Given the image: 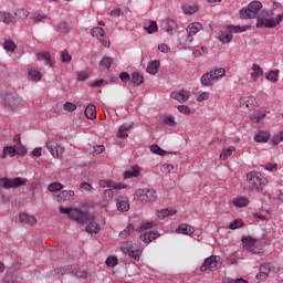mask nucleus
<instances>
[{"instance_id": "f257e3e1", "label": "nucleus", "mask_w": 283, "mask_h": 283, "mask_svg": "<svg viewBox=\"0 0 283 283\" xmlns=\"http://www.w3.org/2000/svg\"><path fill=\"white\" fill-rule=\"evenodd\" d=\"M59 211L60 213H65L66 216H70L71 220H75V222H78L80 224H87V222L92 220L90 212L82 211L76 208H64L60 206Z\"/></svg>"}, {"instance_id": "f03ea898", "label": "nucleus", "mask_w": 283, "mask_h": 283, "mask_svg": "<svg viewBox=\"0 0 283 283\" xmlns=\"http://www.w3.org/2000/svg\"><path fill=\"white\" fill-rule=\"evenodd\" d=\"M227 74V71L224 69H216L212 70L201 76V85H205L206 87H211L216 81L219 78H222Z\"/></svg>"}, {"instance_id": "7ed1b4c3", "label": "nucleus", "mask_w": 283, "mask_h": 283, "mask_svg": "<svg viewBox=\"0 0 283 283\" xmlns=\"http://www.w3.org/2000/svg\"><path fill=\"white\" fill-rule=\"evenodd\" d=\"M135 196L139 199L142 205H154L158 198L156 190L149 188L136 190Z\"/></svg>"}, {"instance_id": "20e7f679", "label": "nucleus", "mask_w": 283, "mask_h": 283, "mask_svg": "<svg viewBox=\"0 0 283 283\" xmlns=\"http://www.w3.org/2000/svg\"><path fill=\"white\" fill-rule=\"evenodd\" d=\"M262 10V2L252 1L248 8H243L240 10V19H255L259 12Z\"/></svg>"}, {"instance_id": "39448f33", "label": "nucleus", "mask_w": 283, "mask_h": 283, "mask_svg": "<svg viewBox=\"0 0 283 283\" xmlns=\"http://www.w3.org/2000/svg\"><path fill=\"white\" fill-rule=\"evenodd\" d=\"M247 182H248V189L250 191H262L264 189L263 181H262V175L256 171L248 172L247 175Z\"/></svg>"}, {"instance_id": "423d86ee", "label": "nucleus", "mask_w": 283, "mask_h": 283, "mask_svg": "<svg viewBox=\"0 0 283 283\" xmlns=\"http://www.w3.org/2000/svg\"><path fill=\"white\" fill-rule=\"evenodd\" d=\"M28 185V179L23 177H15L13 179L3 177L0 178V187L2 189H18V187H25Z\"/></svg>"}, {"instance_id": "0eeeda50", "label": "nucleus", "mask_w": 283, "mask_h": 283, "mask_svg": "<svg viewBox=\"0 0 283 283\" xmlns=\"http://www.w3.org/2000/svg\"><path fill=\"white\" fill-rule=\"evenodd\" d=\"M251 29V27H240V25H228L227 27V30H228V33H221L219 35V41L221 43H231V41H233V32L235 34H238V32H247V30Z\"/></svg>"}, {"instance_id": "6e6552de", "label": "nucleus", "mask_w": 283, "mask_h": 283, "mask_svg": "<svg viewBox=\"0 0 283 283\" xmlns=\"http://www.w3.org/2000/svg\"><path fill=\"white\" fill-rule=\"evenodd\" d=\"M271 17H273V13L262 11V17L258 18L256 28H275L277 25V21Z\"/></svg>"}, {"instance_id": "1a4fd4ad", "label": "nucleus", "mask_w": 283, "mask_h": 283, "mask_svg": "<svg viewBox=\"0 0 283 283\" xmlns=\"http://www.w3.org/2000/svg\"><path fill=\"white\" fill-rule=\"evenodd\" d=\"M201 30H203V27L200 22H192L190 23L186 31H187V41L188 43L193 42V36H196L197 33H199Z\"/></svg>"}, {"instance_id": "9d476101", "label": "nucleus", "mask_w": 283, "mask_h": 283, "mask_svg": "<svg viewBox=\"0 0 283 283\" xmlns=\"http://www.w3.org/2000/svg\"><path fill=\"white\" fill-rule=\"evenodd\" d=\"M46 148L54 158H61L63 156V151H65L63 146L59 145V143L54 140L46 142Z\"/></svg>"}, {"instance_id": "9b49d317", "label": "nucleus", "mask_w": 283, "mask_h": 283, "mask_svg": "<svg viewBox=\"0 0 283 283\" xmlns=\"http://www.w3.org/2000/svg\"><path fill=\"white\" fill-rule=\"evenodd\" d=\"M92 36H96L102 42L104 48H109V39L105 36V30L101 27H95L91 32Z\"/></svg>"}, {"instance_id": "f8f14e48", "label": "nucleus", "mask_w": 283, "mask_h": 283, "mask_svg": "<svg viewBox=\"0 0 283 283\" xmlns=\"http://www.w3.org/2000/svg\"><path fill=\"white\" fill-rule=\"evenodd\" d=\"M120 249H122L123 253H125L133 260H136V262H138V260H140V250L134 249V245L123 244L120 247Z\"/></svg>"}, {"instance_id": "ddd939ff", "label": "nucleus", "mask_w": 283, "mask_h": 283, "mask_svg": "<svg viewBox=\"0 0 283 283\" xmlns=\"http://www.w3.org/2000/svg\"><path fill=\"white\" fill-rule=\"evenodd\" d=\"M218 258L216 255H211L205 260L203 264L200 268V271H213L218 266Z\"/></svg>"}, {"instance_id": "4468645a", "label": "nucleus", "mask_w": 283, "mask_h": 283, "mask_svg": "<svg viewBox=\"0 0 283 283\" xmlns=\"http://www.w3.org/2000/svg\"><path fill=\"white\" fill-rule=\"evenodd\" d=\"M256 243L258 239H253L252 237L242 238V244L247 249V251H250V253H258V249L255 248Z\"/></svg>"}, {"instance_id": "2eb2a0df", "label": "nucleus", "mask_w": 283, "mask_h": 283, "mask_svg": "<svg viewBox=\"0 0 283 283\" xmlns=\"http://www.w3.org/2000/svg\"><path fill=\"white\" fill-rule=\"evenodd\" d=\"M189 96H191V93L186 90H180L179 92H172L170 94V98L178 101V103H187V101H189Z\"/></svg>"}, {"instance_id": "dca6fc26", "label": "nucleus", "mask_w": 283, "mask_h": 283, "mask_svg": "<svg viewBox=\"0 0 283 283\" xmlns=\"http://www.w3.org/2000/svg\"><path fill=\"white\" fill-rule=\"evenodd\" d=\"M157 238H160V233L154 231H149L139 235V239L142 240V242H145V244L154 242V240H156Z\"/></svg>"}, {"instance_id": "f3484780", "label": "nucleus", "mask_w": 283, "mask_h": 283, "mask_svg": "<svg viewBox=\"0 0 283 283\" xmlns=\"http://www.w3.org/2000/svg\"><path fill=\"white\" fill-rule=\"evenodd\" d=\"M240 107H242V109H249V108L255 107V97L247 96L241 98Z\"/></svg>"}, {"instance_id": "a211bd4d", "label": "nucleus", "mask_w": 283, "mask_h": 283, "mask_svg": "<svg viewBox=\"0 0 283 283\" xmlns=\"http://www.w3.org/2000/svg\"><path fill=\"white\" fill-rule=\"evenodd\" d=\"M195 231L193 227L187 223H181L178 229H176V233H181L182 235H193Z\"/></svg>"}, {"instance_id": "6ab92c4d", "label": "nucleus", "mask_w": 283, "mask_h": 283, "mask_svg": "<svg viewBox=\"0 0 283 283\" xmlns=\"http://www.w3.org/2000/svg\"><path fill=\"white\" fill-rule=\"evenodd\" d=\"M176 213H178V211L174 208L161 209L157 211V218H159V220H165V218L176 216Z\"/></svg>"}, {"instance_id": "aec40b11", "label": "nucleus", "mask_w": 283, "mask_h": 283, "mask_svg": "<svg viewBox=\"0 0 283 283\" xmlns=\"http://www.w3.org/2000/svg\"><path fill=\"white\" fill-rule=\"evenodd\" d=\"M117 209L122 212L129 211V199L127 197H118Z\"/></svg>"}, {"instance_id": "412c9836", "label": "nucleus", "mask_w": 283, "mask_h": 283, "mask_svg": "<svg viewBox=\"0 0 283 283\" xmlns=\"http://www.w3.org/2000/svg\"><path fill=\"white\" fill-rule=\"evenodd\" d=\"M266 118V112H262V111H254L251 115H250V120L251 123H255L256 125H259V123Z\"/></svg>"}, {"instance_id": "4be33fe9", "label": "nucleus", "mask_w": 283, "mask_h": 283, "mask_svg": "<svg viewBox=\"0 0 283 283\" xmlns=\"http://www.w3.org/2000/svg\"><path fill=\"white\" fill-rule=\"evenodd\" d=\"M20 222H22L23 224H30L32 227L36 222V218L34 216H30L25 212H21L20 213Z\"/></svg>"}, {"instance_id": "5701e85b", "label": "nucleus", "mask_w": 283, "mask_h": 283, "mask_svg": "<svg viewBox=\"0 0 283 283\" xmlns=\"http://www.w3.org/2000/svg\"><path fill=\"white\" fill-rule=\"evenodd\" d=\"M271 138V133L266 130H261L254 136L255 143H269Z\"/></svg>"}, {"instance_id": "b1692460", "label": "nucleus", "mask_w": 283, "mask_h": 283, "mask_svg": "<svg viewBox=\"0 0 283 283\" xmlns=\"http://www.w3.org/2000/svg\"><path fill=\"white\" fill-rule=\"evenodd\" d=\"M160 70V61L155 60L148 63V66L146 69L148 74H158V71Z\"/></svg>"}, {"instance_id": "393cba45", "label": "nucleus", "mask_w": 283, "mask_h": 283, "mask_svg": "<svg viewBox=\"0 0 283 283\" xmlns=\"http://www.w3.org/2000/svg\"><path fill=\"white\" fill-rule=\"evenodd\" d=\"M11 109H17V107H23V99L21 97L11 96L8 99Z\"/></svg>"}, {"instance_id": "a878e982", "label": "nucleus", "mask_w": 283, "mask_h": 283, "mask_svg": "<svg viewBox=\"0 0 283 283\" xmlns=\"http://www.w3.org/2000/svg\"><path fill=\"white\" fill-rule=\"evenodd\" d=\"M99 187H108V189H125V186L122 184H116L113 180H102L99 181Z\"/></svg>"}, {"instance_id": "bb28decb", "label": "nucleus", "mask_w": 283, "mask_h": 283, "mask_svg": "<svg viewBox=\"0 0 283 283\" xmlns=\"http://www.w3.org/2000/svg\"><path fill=\"white\" fill-rule=\"evenodd\" d=\"M133 125L132 124H124L119 127L118 133H117V138H128L127 132L132 129Z\"/></svg>"}, {"instance_id": "cd10ccee", "label": "nucleus", "mask_w": 283, "mask_h": 283, "mask_svg": "<svg viewBox=\"0 0 283 283\" xmlns=\"http://www.w3.org/2000/svg\"><path fill=\"white\" fill-rule=\"evenodd\" d=\"M0 21L6 23V25H10V23H14V18L10 12L0 11Z\"/></svg>"}, {"instance_id": "c85d7f7f", "label": "nucleus", "mask_w": 283, "mask_h": 283, "mask_svg": "<svg viewBox=\"0 0 283 283\" xmlns=\"http://www.w3.org/2000/svg\"><path fill=\"white\" fill-rule=\"evenodd\" d=\"M138 174H140V167L138 166H133L129 170H126L124 172V178H136L138 177Z\"/></svg>"}, {"instance_id": "c756f323", "label": "nucleus", "mask_w": 283, "mask_h": 283, "mask_svg": "<svg viewBox=\"0 0 283 283\" xmlns=\"http://www.w3.org/2000/svg\"><path fill=\"white\" fill-rule=\"evenodd\" d=\"M73 273L75 277H78L80 280H87V277H92V272L81 269H74Z\"/></svg>"}, {"instance_id": "7c9ffc66", "label": "nucleus", "mask_w": 283, "mask_h": 283, "mask_svg": "<svg viewBox=\"0 0 283 283\" xmlns=\"http://www.w3.org/2000/svg\"><path fill=\"white\" fill-rule=\"evenodd\" d=\"M145 82V77H143V75L138 72H134L132 74V78H130V83L132 85H143V83Z\"/></svg>"}, {"instance_id": "2f4dec72", "label": "nucleus", "mask_w": 283, "mask_h": 283, "mask_svg": "<svg viewBox=\"0 0 283 283\" xmlns=\"http://www.w3.org/2000/svg\"><path fill=\"white\" fill-rule=\"evenodd\" d=\"M85 116H86V118H90L91 120H94V118H96V106L90 104L85 108Z\"/></svg>"}, {"instance_id": "473e14b6", "label": "nucleus", "mask_w": 283, "mask_h": 283, "mask_svg": "<svg viewBox=\"0 0 283 283\" xmlns=\"http://www.w3.org/2000/svg\"><path fill=\"white\" fill-rule=\"evenodd\" d=\"M30 19L35 23H44L45 20L48 19V15L43 13H31Z\"/></svg>"}, {"instance_id": "72a5a7b5", "label": "nucleus", "mask_w": 283, "mask_h": 283, "mask_svg": "<svg viewBox=\"0 0 283 283\" xmlns=\"http://www.w3.org/2000/svg\"><path fill=\"white\" fill-rule=\"evenodd\" d=\"M36 59L38 61H46V65H50V67H52V56L49 52L38 53Z\"/></svg>"}, {"instance_id": "f704fd0d", "label": "nucleus", "mask_w": 283, "mask_h": 283, "mask_svg": "<svg viewBox=\"0 0 283 283\" xmlns=\"http://www.w3.org/2000/svg\"><path fill=\"white\" fill-rule=\"evenodd\" d=\"M8 155L11 158H14V156H17V149L12 146L4 147L2 150V158H6Z\"/></svg>"}, {"instance_id": "c9c22d12", "label": "nucleus", "mask_w": 283, "mask_h": 283, "mask_svg": "<svg viewBox=\"0 0 283 283\" xmlns=\"http://www.w3.org/2000/svg\"><path fill=\"white\" fill-rule=\"evenodd\" d=\"M86 231L87 233H99L101 232V226H98V223L96 222H90L87 226H86Z\"/></svg>"}, {"instance_id": "e433bc0d", "label": "nucleus", "mask_w": 283, "mask_h": 283, "mask_svg": "<svg viewBox=\"0 0 283 283\" xmlns=\"http://www.w3.org/2000/svg\"><path fill=\"white\" fill-rule=\"evenodd\" d=\"M61 200H74V190H63L61 195H57Z\"/></svg>"}, {"instance_id": "4c0bfd02", "label": "nucleus", "mask_w": 283, "mask_h": 283, "mask_svg": "<svg viewBox=\"0 0 283 283\" xmlns=\"http://www.w3.org/2000/svg\"><path fill=\"white\" fill-rule=\"evenodd\" d=\"M144 30L148 33V34H154V32H158V24L156 23V21L150 20L149 21V25L144 27Z\"/></svg>"}, {"instance_id": "58836bf2", "label": "nucleus", "mask_w": 283, "mask_h": 283, "mask_svg": "<svg viewBox=\"0 0 283 283\" xmlns=\"http://www.w3.org/2000/svg\"><path fill=\"white\" fill-rule=\"evenodd\" d=\"M233 151H235V147H233V146H231L227 149H223L220 154L221 160H227L228 158H230V156L233 154Z\"/></svg>"}, {"instance_id": "ea45409f", "label": "nucleus", "mask_w": 283, "mask_h": 283, "mask_svg": "<svg viewBox=\"0 0 283 283\" xmlns=\"http://www.w3.org/2000/svg\"><path fill=\"white\" fill-rule=\"evenodd\" d=\"M63 275H65V269L63 268H56L54 271L48 273L49 277H63Z\"/></svg>"}, {"instance_id": "a19ab883", "label": "nucleus", "mask_w": 283, "mask_h": 283, "mask_svg": "<svg viewBox=\"0 0 283 283\" xmlns=\"http://www.w3.org/2000/svg\"><path fill=\"white\" fill-rule=\"evenodd\" d=\"M112 63H114V59L109 57V56H105L102 59V61L99 62V65L102 67H104L105 70H109V67H112Z\"/></svg>"}, {"instance_id": "79ce46f5", "label": "nucleus", "mask_w": 283, "mask_h": 283, "mask_svg": "<svg viewBox=\"0 0 283 283\" xmlns=\"http://www.w3.org/2000/svg\"><path fill=\"white\" fill-rule=\"evenodd\" d=\"M252 70L253 72L251 76L252 78H254V81H258V76H262V74H264V72L262 71V67H260V65L258 64H253Z\"/></svg>"}, {"instance_id": "37998d69", "label": "nucleus", "mask_w": 283, "mask_h": 283, "mask_svg": "<svg viewBox=\"0 0 283 283\" xmlns=\"http://www.w3.org/2000/svg\"><path fill=\"white\" fill-rule=\"evenodd\" d=\"M3 49L6 52H14L17 50V44L12 40H7L3 42Z\"/></svg>"}, {"instance_id": "c03bdc74", "label": "nucleus", "mask_w": 283, "mask_h": 283, "mask_svg": "<svg viewBox=\"0 0 283 283\" xmlns=\"http://www.w3.org/2000/svg\"><path fill=\"white\" fill-rule=\"evenodd\" d=\"M232 203L234 205V207L239 208L247 207V205H249V199L241 197L238 199H233Z\"/></svg>"}, {"instance_id": "a18cd8bd", "label": "nucleus", "mask_w": 283, "mask_h": 283, "mask_svg": "<svg viewBox=\"0 0 283 283\" xmlns=\"http://www.w3.org/2000/svg\"><path fill=\"white\" fill-rule=\"evenodd\" d=\"M164 125H168V127H176V118L171 115L164 116Z\"/></svg>"}, {"instance_id": "49530a36", "label": "nucleus", "mask_w": 283, "mask_h": 283, "mask_svg": "<svg viewBox=\"0 0 283 283\" xmlns=\"http://www.w3.org/2000/svg\"><path fill=\"white\" fill-rule=\"evenodd\" d=\"M29 78L31 81H35L39 82L42 78L41 72L36 71V70H30L29 71Z\"/></svg>"}, {"instance_id": "de8ad7c7", "label": "nucleus", "mask_w": 283, "mask_h": 283, "mask_svg": "<svg viewBox=\"0 0 283 283\" xmlns=\"http://www.w3.org/2000/svg\"><path fill=\"white\" fill-rule=\"evenodd\" d=\"M182 10L185 14H196V12H198V4L184 6Z\"/></svg>"}, {"instance_id": "09e8293b", "label": "nucleus", "mask_w": 283, "mask_h": 283, "mask_svg": "<svg viewBox=\"0 0 283 283\" xmlns=\"http://www.w3.org/2000/svg\"><path fill=\"white\" fill-rule=\"evenodd\" d=\"M60 59L63 63H71L72 62V55L70 54V51H67V49H65L61 52Z\"/></svg>"}, {"instance_id": "8fccbe9b", "label": "nucleus", "mask_w": 283, "mask_h": 283, "mask_svg": "<svg viewBox=\"0 0 283 283\" xmlns=\"http://www.w3.org/2000/svg\"><path fill=\"white\" fill-rule=\"evenodd\" d=\"M277 76H280V71H270L265 78L272 83H277Z\"/></svg>"}, {"instance_id": "3c124183", "label": "nucleus", "mask_w": 283, "mask_h": 283, "mask_svg": "<svg viewBox=\"0 0 283 283\" xmlns=\"http://www.w3.org/2000/svg\"><path fill=\"white\" fill-rule=\"evenodd\" d=\"M134 231V227L132 224H128L126 227V229H124L122 232H119V238H127L128 235H130Z\"/></svg>"}, {"instance_id": "603ef678", "label": "nucleus", "mask_w": 283, "mask_h": 283, "mask_svg": "<svg viewBox=\"0 0 283 283\" xmlns=\"http://www.w3.org/2000/svg\"><path fill=\"white\" fill-rule=\"evenodd\" d=\"M241 227H244V221L237 219L230 223L229 229H231V231H235V229H240Z\"/></svg>"}, {"instance_id": "864d4df0", "label": "nucleus", "mask_w": 283, "mask_h": 283, "mask_svg": "<svg viewBox=\"0 0 283 283\" xmlns=\"http://www.w3.org/2000/svg\"><path fill=\"white\" fill-rule=\"evenodd\" d=\"M150 151H153V154H157V156H165V154H167V151H165L163 148H160L158 145H153L150 147Z\"/></svg>"}, {"instance_id": "5fc2aeb1", "label": "nucleus", "mask_w": 283, "mask_h": 283, "mask_svg": "<svg viewBox=\"0 0 283 283\" xmlns=\"http://www.w3.org/2000/svg\"><path fill=\"white\" fill-rule=\"evenodd\" d=\"M49 191L54 192V191H61L63 189V185L60 182H52L48 187Z\"/></svg>"}, {"instance_id": "6e6d98bb", "label": "nucleus", "mask_w": 283, "mask_h": 283, "mask_svg": "<svg viewBox=\"0 0 283 283\" xmlns=\"http://www.w3.org/2000/svg\"><path fill=\"white\" fill-rule=\"evenodd\" d=\"M14 17H19V19H25L28 17V10L25 9H15Z\"/></svg>"}, {"instance_id": "4d7b16f0", "label": "nucleus", "mask_w": 283, "mask_h": 283, "mask_svg": "<svg viewBox=\"0 0 283 283\" xmlns=\"http://www.w3.org/2000/svg\"><path fill=\"white\" fill-rule=\"evenodd\" d=\"M172 170H174V165H171V164H164V165L160 167L161 174H171Z\"/></svg>"}, {"instance_id": "13d9d810", "label": "nucleus", "mask_w": 283, "mask_h": 283, "mask_svg": "<svg viewBox=\"0 0 283 283\" xmlns=\"http://www.w3.org/2000/svg\"><path fill=\"white\" fill-rule=\"evenodd\" d=\"M118 264V259L116 256H108L106 259V266H111V269H113V266H116Z\"/></svg>"}, {"instance_id": "bf43d9fd", "label": "nucleus", "mask_w": 283, "mask_h": 283, "mask_svg": "<svg viewBox=\"0 0 283 283\" xmlns=\"http://www.w3.org/2000/svg\"><path fill=\"white\" fill-rule=\"evenodd\" d=\"M57 30L59 32H61L62 34H67V32H70V27H67V22H61L57 25Z\"/></svg>"}, {"instance_id": "052dcab7", "label": "nucleus", "mask_w": 283, "mask_h": 283, "mask_svg": "<svg viewBox=\"0 0 283 283\" xmlns=\"http://www.w3.org/2000/svg\"><path fill=\"white\" fill-rule=\"evenodd\" d=\"M112 198H114V190L112 189H106L103 193V199L106 201V202H109V200H112Z\"/></svg>"}, {"instance_id": "680f3d73", "label": "nucleus", "mask_w": 283, "mask_h": 283, "mask_svg": "<svg viewBox=\"0 0 283 283\" xmlns=\"http://www.w3.org/2000/svg\"><path fill=\"white\" fill-rule=\"evenodd\" d=\"M19 146H15V154H18V156H25V154H28V149L25 148V146L18 144Z\"/></svg>"}, {"instance_id": "e2e57ef3", "label": "nucleus", "mask_w": 283, "mask_h": 283, "mask_svg": "<svg viewBox=\"0 0 283 283\" xmlns=\"http://www.w3.org/2000/svg\"><path fill=\"white\" fill-rule=\"evenodd\" d=\"M63 109L65 112H74L76 109V104H73L71 102H66L64 105H63Z\"/></svg>"}, {"instance_id": "0e129e2a", "label": "nucleus", "mask_w": 283, "mask_h": 283, "mask_svg": "<svg viewBox=\"0 0 283 283\" xmlns=\"http://www.w3.org/2000/svg\"><path fill=\"white\" fill-rule=\"evenodd\" d=\"M119 78H120L122 83H129V81H132V76L127 72H122L119 74Z\"/></svg>"}, {"instance_id": "69168bd1", "label": "nucleus", "mask_w": 283, "mask_h": 283, "mask_svg": "<svg viewBox=\"0 0 283 283\" xmlns=\"http://www.w3.org/2000/svg\"><path fill=\"white\" fill-rule=\"evenodd\" d=\"M154 227H156L154 222H146L138 228V231H147V229H154Z\"/></svg>"}, {"instance_id": "338daca9", "label": "nucleus", "mask_w": 283, "mask_h": 283, "mask_svg": "<svg viewBox=\"0 0 283 283\" xmlns=\"http://www.w3.org/2000/svg\"><path fill=\"white\" fill-rule=\"evenodd\" d=\"M178 111L180 112V114H191V108H189V106L187 105H179Z\"/></svg>"}, {"instance_id": "774afa93", "label": "nucleus", "mask_w": 283, "mask_h": 283, "mask_svg": "<svg viewBox=\"0 0 283 283\" xmlns=\"http://www.w3.org/2000/svg\"><path fill=\"white\" fill-rule=\"evenodd\" d=\"M87 78H90V73L87 72L77 73V81H87Z\"/></svg>"}]
</instances>
